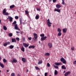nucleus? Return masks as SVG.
I'll return each mask as SVG.
<instances>
[{
    "mask_svg": "<svg viewBox=\"0 0 76 76\" xmlns=\"http://www.w3.org/2000/svg\"><path fill=\"white\" fill-rule=\"evenodd\" d=\"M47 23L48 26L49 27H50V26H51V25L52 24V23L50 22V19H48L47 20Z\"/></svg>",
    "mask_w": 76,
    "mask_h": 76,
    "instance_id": "obj_1",
    "label": "nucleus"
},
{
    "mask_svg": "<svg viewBox=\"0 0 76 76\" xmlns=\"http://www.w3.org/2000/svg\"><path fill=\"white\" fill-rule=\"evenodd\" d=\"M60 61L62 62L63 64H66V61L63 58H61Z\"/></svg>",
    "mask_w": 76,
    "mask_h": 76,
    "instance_id": "obj_2",
    "label": "nucleus"
},
{
    "mask_svg": "<svg viewBox=\"0 0 76 76\" xmlns=\"http://www.w3.org/2000/svg\"><path fill=\"white\" fill-rule=\"evenodd\" d=\"M15 26V29H16L17 30H19L20 31V29L18 27V24H15V25H14Z\"/></svg>",
    "mask_w": 76,
    "mask_h": 76,
    "instance_id": "obj_3",
    "label": "nucleus"
},
{
    "mask_svg": "<svg viewBox=\"0 0 76 76\" xmlns=\"http://www.w3.org/2000/svg\"><path fill=\"white\" fill-rule=\"evenodd\" d=\"M47 37L46 36L42 37L41 38V41H45L47 39Z\"/></svg>",
    "mask_w": 76,
    "mask_h": 76,
    "instance_id": "obj_4",
    "label": "nucleus"
},
{
    "mask_svg": "<svg viewBox=\"0 0 76 76\" xmlns=\"http://www.w3.org/2000/svg\"><path fill=\"white\" fill-rule=\"evenodd\" d=\"M48 45L50 48H52V47H53V46L52 45V43H48Z\"/></svg>",
    "mask_w": 76,
    "mask_h": 76,
    "instance_id": "obj_5",
    "label": "nucleus"
},
{
    "mask_svg": "<svg viewBox=\"0 0 76 76\" xmlns=\"http://www.w3.org/2000/svg\"><path fill=\"white\" fill-rule=\"evenodd\" d=\"M34 37L36 39H37V34L36 33L34 34H33Z\"/></svg>",
    "mask_w": 76,
    "mask_h": 76,
    "instance_id": "obj_6",
    "label": "nucleus"
},
{
    "mask_svg": "<svg viewBox=\"0 0 76 76\" xmlns=\"http://www.w3.org/2000/svg\"><path fill=\"white\" fill-rule=\"evenodd\" d=\"M70 71L67 72L65 73L64 75L65 76H67V75H69V74H70Z\"/></svg>",
    "mask_w": 76,
    "mask_h": 76,
    "instance_id": "obj_7",
    "label": "nucleus"
},
{
    "mask_svg": "<svg viewBox=\"0 0 76 76\" xmlns=\"http://www.w3.org/2000/svg\"><path fill=\"white\" fill-rule=\"evenodd\" d=\"M22 60L24 63H25L26 61V59L25 58H23L22 59Z\"/></svg>",
    "mask_w": 76,
    "mask_h": 76,
    "instance_id": "obj_8",
    "label": "nucleus"
},
{
    "mask_svg": "<svg viewBox=\"0 0 76 76\" xmlns=\"http://www.w3.org/2000/svg\"><path fill=\"white\" fill-rule=\"evenodd\" d=\"M11 62L12 63H16V62H17V60H16V59H13V61H11Z\"/></svg>",
    "mask_w": 76,
    "mask_h": 76,
    "instance_id": "obj_9",
    "label": "nucleus"
},
{
    "mask_svg": "<svg viewBox=\"0 0 76 76\" xmlns=\"http://www.w3.org/2000/svg\"><path fill=\"white\" fill-rule=\"evenodd\" d=\"M23 45L24 46V47H25L26 48H27L29 45H28L26 43H23Z\"/></svg>",
    "mask_w": 76,
    "mask_h": 76,
    "instance_id": "obj_10",
    "label": "nucleus"
},
{
    "mask_svg": "<svg viewBox=\"0 0 76 76\" xmlns=\"http://www.w3.org/2000/svg\"><path fill=\"white\" fill-rule=\"evenodd\" d=\"M67 31V29L66 28H64L62 29V31L64 32V33H66Z\"/></svg>",
    "mask_w": 76,
    "mask_h": 76,
    "instance_id": "obj_11",
    "label": "nucleus"
},
{
    "mask_svg": "<svg viewBox=\"0 0 76 76\" xmlns=\"http://www.w3.org/2000/svg\"><path fill=\"white\" fill-rule=\"evenodd\" d=\"M35 46L34 45H32V46L31 45L30 46L28 47L29 48H30V49H31V48H33V49L35 48Z\"/></svg>",
    "mask_w": 76,
    "mask_h": 76,
    "instance_id": "obj_12",
    "label": "nucleus"
},
{
    "mask_svg": "<svg viewBox=\"0 0 76 76\" xmlns=\"http://www.w3.org/2000/svg\"><path fill=\"white\" fill-rule=\"evenodd\" d=\"M8 18L9 19L10 22H12L13 20V18H12V17L9 16Z\"/></svg>",
    "mask_w": 76,
    "mask_h": 76,
    "instance_id": "obj_13",
    "label": "nucleus"
},
{
    "mask_svg": "<svg viewBox=\"0 0 76 76\" xmlns=\"http://www.w3.org/2000/svg\"><path fill=\"white\" fill-rule=\"evenodd\" d=\"M56 7L58 9H59V8H60V7H61V5L58 4H57L56 5Z\"/></svg>",
    "mask_w": 76,
    "mask_h": 76,
    "instance_id": "obj_14",
    "label": "nucleus"
},
{
    "mask_svg": "<svg viewBox=\"0 0 76 76\" xmlns=\"http://www.w3.org/2000/svg\"><path fill=\"white\" fill-rule=\"evenodd\" d=\"M54 10L55 11H56V12H57L59 13H60V10L59 9H54Z\"/></svg>",
    "mask_w": 76,
    "mask_h": 76,
    "instance_id": "obj_15",
    "label": "nucleus"
},
{
    "mask_svg": "<svg viewBox=\"0 0 76 76\" xmlns=\"http://www.w3.org/2000/svg\"><path fill=\"white\" fill-rule=\"evenodd\" d=\"M61 69H64V70H65L66 69V67H65L64 65H63L61 66Z\"/></svg>",
    "mask_w": 76,
    "mask_h": 76,
    "instance_id": "obj_16",
    "label": "nucleus"
},
{
    "mask_svg": "<svg viewBox=\"0 0 76 76\" xmlns=\"http://www.w3.org/2000/svg\"><path fill=\"white\" fill-rule=\"evenodd\" d=\"M12 42H16V39H12Z\"/></svg>",
    "mask_w": 76,
    "mask_h": 76,
    "instance_id": "obj_17",
    "label": "nucleus"
},
{
    "mask_svg": "<svg viewBox=\"0 0 76 76\" xmlns=\"http://www.w3.org/2000/svg\"><path fill=\"white\" fill-rule=\"evenodd\" d=\"M15 5H12L10 6V9H13V8H14V7H15Z\"/></svg>",
    "mask_w": 76,
    "mask_h": 76,
    "instance_id": "obj_18",
    "label": "nucleus"
},
{
    "mask_svg": "<svg viewBox=\"0 0 76 76\" xmlns=\"http://www.w3.org/2000/svg\"><path fill=\"white\" fill-rule=\"evenodd\" d=\"M58 74V72L57 70H55L54 71V75H57Z\"/></svg>",
    "mask_w": 76,
    "mask_h": 76,
    "instance_id": "obj_19",
    "label": "nucleus"
},
{
    "mask_svg": "<svg viewBox=\"0 0 76 76\" xmlns=\"http://www.w3.org/2000/svg\"><path fill=\"white\" fill-rule=\"evenodd\" d=\"M9 48L10 49H13V48H14V46L11 45L9 46Z\"/></svg>",
    "mask_w": 76,
    "mask_h": 76,
    "instance_id": "obj_20",
    "label": "nucleus"
},
{
    "mask_svg": "<svg viewBox=\"0 0 76 76\" xmlns=\"http://www.w3.org/2000/svg\"><path fill=\"white\" fill-rule=\"evenodd\" d=\"M55 64L56 65V66H60L61 65V63H56Z\"/></svg>",
    "mask_w": 76,
    "mask_h": 76,
    "instance_id": "obj_21",
    "label": "nucleus"
},
{
    "mask_svg": "<svg viewBox=\"0 0 76 76\" xmlns=\"http://www.w3.org/2000/svg\"><path fill=\"white\" fill-rule=\"evenodd\" d=\"M42 61L40 60L39 61V62L38 63V64H42Z\"/></svg>",
    "mask_w": 76,
    "mask_h": 76,
    "instance_id": "obj_22",
    "label": "nucleus"
},
{
    "mask_svg": "<svg viewBox=\"0 0 76 76\" xmlns=\"http://www.w3.org/2000/svg\"><path fill=\"white\" fill-rule=\"evenodd\" d=\"M6 9H4L3 10V11L2 12V13L4 14L6 12Z\"/></svg>",
    "mask_w": 76,
    "mask_h": 76,
    "instance_id": "obj_23",
    "label": "nucleus"
},
{
    "mask_svg": "<svg viewBox=\"0 0 76 76\" xmlns=\"http://www.w3.org/2000/svg\"><path fill=\"white\" fill-rule=\"evenodd\" d=\"M45 55V56H50V53H46Z\"/></svg>",
    "mask_w": 76,
    "mask_h": 76,
    "instance_id": "obj_24",
    "label": "nucleus"
},
{
    "mask_svg": "<svg viewBox=\"0 0 76 76\" xmlns=\"http://www.w3.org/2000/svg\"><path fill=\"white\" fill-rule=\"evenodd\" d=\"M57 31L58 32H61V30L60 28H58Z\"/></svg>",
    "mask_w": 76,
    "mask_h": 76,
    "instance_id": "obj_25",
    "label": "nucleus"
},
{
    "mask_svg": "<svg viewBox=\"0 0 76 76\" xmlns=\"http://www.w3.org/2000/svg\"><path fill=\"white\" fill-rule=\"evenodd\" d=\"M36 9L37 11H40L41 10V8L40 7H37Z\"/></svg>",
    "mask_w": 76,
    "mask_h": 76,
    "instance_id": "obj_26",
    "label": "nucleus"
},
{
    "mask_svg": "<svg viewBox=\"0 0 76 76\" xmlns=\"http://www.w3.org/2000/svg\"><path fill=\"white\" fill-rule=\"evenodd\" d=\"M21 50L23 52H24V51H25V48H24L23 47L21 48Z\"/></svg>",
    "mask_w": 76,
    "mask_h": 76,
    "instance_id": "obj_27",
    "label": "nucleus"
},
{
    "mask_svg": "<svg viewBox=\"0 0 76 76\" xmlns=\"http://www.w3.org/2000/svg\"><path fill=\"white\" fill-rule=\"evenodd\" d=\"M35 69H36V70H40V69L38 67V66H35Z\"/></svg>",
    "mask_w": 76,
    "mask_h": 76,
    "instance_id": "obj_28",
    "label": "nucleus"
},
{
    "mask_svg": "<svg viewBox=\"0 0 76 76\" xmlns=\"http://www.w3.org/2000/svg\"><path fill=\"white\" fill-rule=\"evenodd\" d=\"M44 36H45V34H42L40 35V37H44Z\"/></svg>",
    "mask_w": 76,
    "mask_h": 76,
    "instance_id": "obj_29",
    "label": "nucleus"
},
{
    "mask_svg": "<svg viewBox=\"0 0 76 76\" xmlns=\"http://www.w3.org/2000/svg\"><path fill=\"white\" fill-rule=\"evenodd\" d=\"M39 16L38 15H37L36 16V17H35V19H39Z\"/></svg>",
    "mask_w": 76,
    "mask_h": 76,
    "instance_id": "obj_30",
    "label": "nucleus"
},
{
    "mask_svg": "<svg viewBox=\"0 0 76 76\" xmlns=\"http://www.w3.org/2000/svg\"><path fill=\"white\" fill-rule=\"evenodd\" d=\"M13 35V34L12 33H10L9 34V36L10 37H12Z\"/></svg>",
    "mask_w": 76,
    "mask_h": 76,
    "instance_id": "obj_31",
    "label": "nucleus"
},
{
    "mask_svg": "<svg viewBox=\"0 0 76 76\" xmlns=\"http://www.w3.org/2000/svg\"><path fill=\"white\" fill-rule=\"evenodd\" d=\"M0 65L1 66V67L2 68H4V65L2 64H1V62H0Z\"/></svg>",
    "mask_w": 76,
    "mask_h": 76,
    "instance_id": "obj_32",
    "label": "nucleus"
},
{
    "mask_svg": "<svg viewBox=\"0 0 76 76\" xmlns=\"http://www.w3.org/2000/svg\"><path fill=\"white\" fill-rule=\"evenodd\" d=\"M3 28L4 30H5V31H6L7 30V27H6L5 26H3Z\"/></svg>",
    "mask_w": 76,
    "mask_h": 76,
    "instance_id": "obj_33",
    "label": "nucleus"
},
{
    "mask_svg": "<svg viewBox=\"0 0 76 76\" xmlns=\"http://www.w3.org/2000/svg\"><path fill=\"white\" fill-rule=\"evenodd\" d=\"M3 61L4 62V63H6V62H7V60L4 58L3 59Z\"/></svg>",
    "mask_w": 76,
    "mask_h": 76,
    "instance_id": "obj_34",
    "label": "nucleus"
},
{
    "mask_svg": "<svg viewBox=\"0 0 76 76\" xmlns=\"http://www.w3.org/2000/svg\"><path fill=\"white\" fill-rule=\"evenodd\" d=\"M12 24L13 25H16V21H15L12 23Z\"/></svg>",
    "mask_w": 76,
    "mask_h": 76,
    "instance_id": "obj_35",
    "label": "nucleus"
},
{
    "mask_svg": "<svg viewBox=\"0 0 76 76\" xmlns=\"http://www.w3.org/2000/svg\"><path fill=\"white\" fill-rule=\"evenodd\" d=\"M5 15H6L7 16H8L9 15V13L8 12H6L4 13Z\"/></svg>",
    "mask_w": 76,
    "mask_h": 76,
    "instance_id": "obj_36",
    "label": "nucleus"
},
{
    "mask_svg": "<svg viewBox=\"0 0 76 76\" xmlns=\"http://www.w3.org/2000/svg\"><path fill=\"white\" fill-rule=\"evenodd\" d=\"M62 4H63V5H64V0H62Z\"/></svg>",
    "mask_w": 76,
    "mask_h": 76,
    "instance_id": "obj_37",
    "label": "nucleus"
},
{
    "mask_svg": "<svg viewBox=\"0 0 76 76\" xmlns=\"http://www.w3.org/2000/svg\"><path fill=\"white\" fill-rule=\"evenodd\" d=\"M11 76H15V74L14 73H12L11 74Z\"/></svg>",
    "mask_w": 76,
    "mask_h": 76,
    "instance_id": "obj_38",
    "label": "nucleus"
},
{
    "mask_svg": "<svg viewBox=\"0 0 76 76\" xmlns=\"http://www.w3.org/2000/svg\"><path fill=\"white\" fill-rule=\"evenodd\" d=\"M61 33L59 32L58 34V36H61Z\"/></svg>",
    "mask_w": 76,
    "mask_h": 76,
    "instance_id": "obj_39",
    "label": "nucleus"
},
{
    "mask_svg": "<svg viewBox=\"0 0 76 76\" xmlns=\"http://www.w3.org/2000/svg\"><path fill=\"white\" fill-rule=\"evenodd\" d=\"M16 39L18 41V42H19V38L18 37H16Z\"/></svg>",
    "mask_w": 76,
    "mask_h": 76,
    "instance_id": "obj_40",
    "label": "nucleus"
},
{
    "mask_svg": "<svg viewBox=\"0 0 76 76\" xmlns=\"http://www.w3.org/2000/svg\"><path fill=\"white\" fill-rule=\"evenodd\" d=\"M3 45L4 46V47H6V46H7V44L6 43H4V44Z\"/></svg>",
    "mask_w": 76,
    "mask_h": 76,
    "instance_id": "obj_41",
    "label": "nucleus"
},
{
    "mask_svg": "<svg viewBox=\"0 0 76 76\" xmlns=\"http://www.w3.org/2000/svg\"><path fill=\"white\" fill-rule=\"evenodd\" d=\"M15 19H19V17L18 16H16L15 17Z\"/></svg>",
    "mask_w": 76,
    "mask_h": 76,
    "instance_id": "obj_42",
    "label": "nucleus"
},
{
    "mask_svg": "<svg viewBox=\"0 0 76 76\" xmlns=\"http://www.w3.org/2000/svg\"><path fill=\"white\" fill-rule=\"evenodd\" d=\"M6 43L7 44V45H9L10 44V42H6Z\"/></svg>",
    "mask_w": 76,
    "mask_h": 76,
    "instance_id": "obj_43",
    "label": "nucleus"
},
{
    "mask_svg": "<svg viewBox=\"0 0 76 76\" xmlns=\"http://www.w3.org/2000/svg\"><path fill=\"white\" fill-rule=\"evenodd\" d=\"M25 12L26 13V14L29 13V12L27 10H25Z\"/></svg>",
    "mask_w": 76,
    "mask_h": 76,
    "instance_id": "obj_44",
    "label": "nucleus"
},
{
    "mask_svg": "<svg viewBox=\"0 0 76 76\" xmlns=\"http://www.w3.org/2000/svg\"><path fill=\"white\" fill-rule=\"evenodd\" d=\"M54 67L55 68V69H58V67L57 66H54Z\"/></svg>",
    "mask_w": 76,
    "mask_h": 76,
    "instance_id": "obj_45",
    "label": "nucleus"
},
{
    "mask_svg": "<svg viewBox=\"0 0 76 76\" xmlns=\"http://www.w3.org/2000/svg\"><path fill=\"white\" fill-rule=\"evenodd\" d=\"M47 66L48 67H50V64L49 63H48L47 64Z\"/></svg>",
    "mask_w": 76,
    "mask_h": 76,
    "instance_id": "obj_46",
    "label": "nucleus"
},
{
    "mask_svg": "<svg viewBox=\"0 0 76 76\" xmlns=\"http://www.w3.org/2000/svg\"><path fill=\"white\" fill-rule=\"evenodd\" d=\"M28 40H30V41H31V39H32V37H28Z\"/></svg>",
    "mask_w": 76,
    "mask_h": 76,
    "instance_id": "obj_47",
    "label": "nucleus"
},
{
    "mask_svg": "<svg viewBox=\"0 0 76 76\" xmlns=\"http://www.w3.org/2000/svg\"><path fill=\"white\" fill-rule=\"evenodd\" d=\"M23 42H25V37H23Z\"/></svg>",
    "mask_w": 76,
    "mask_h": 76,
    "instance_id": "obj_48",
    "label": "nucleus"
},
{
    "mask_svg": "<svg viewBox=\"0 0 76 76\" xmlns=\"http://www.w3.org/2000/svg\"><path fill=\"white\" fill-rule=\"evenodd\" d=\"M20 24H22V19H20Z\"/></svg>",
    "mask_w": 76,
    "mask_h": 76,
    "instance_id": "obj_49",
    "label": "nucleus"
},
{
    "mask_svg": "<svg viewBox=\"0 0 76 76\" xmlns=\"http://www.w3.org/2000/svg\"><path fill=\"white\" fill-rule=\"evenodd\" d=\"M48 73L47 72H46L45 73V76H47Z\"/></svg>",
    "mask_w": 76,
    "mask_h": 76,
    "instance_id": "obj_50",
    "label": "nucleus"
},
{
    "mask_svg": "<svg viewBox=\"0 0 76 76\" xmlns=\"http://www.w3.org/2000/svg\"><path fill=\"white\" fill-rule=\"evenodd\" d=\"M71 50H74V47H73L72 48H71Z\"/></svg>",
    "mask_w": 76,
    "mask_h": 76,
    "instance_id": "obj_51",
    "label": "nucleus"
},
{
    "mask_svg": "<svg viewBox=\"0 0 76 76\" xmlns=\"http://www.w3.org/2000/svg\"><path fill=\"white\" fill-rule=\"evenodd\" d=\"M73 64H76V61H74Z\"/></svg>",
    "mask_w": 76,
    "mask_h": 76,
    "instance_id": "obj_52",
    "label": "nucleus"
},
{
    "mask_svg": "<svg viewBox=\"0 0 76 76\" xmlns=\"http://www.w3.org/2000/svg\"><path fill=\"white\" fill-rule=\"evenodd\" d=\"M57 1V0H53V2H56Z\"/></svg>",
    "mask_w": 76,
    "mask_h": 76,
    "instance_id": "obj_53",
    "label": "nucleus"
},
{
    "mask_svg": "<svg viewBox=\"0 0 76 76\" xmlns=\"http://www.w3.org/2000/svg\"><path fill=\"white\" fill-rule=\"evenodd\" d=\"M16 32L17 34H19V31H16Z\"/></svg>",
    "mask_w": 76,
    "mask_h": 76,
    "instance_id": "obj_54",
    "label": "nucleus"
},
{
    "mask_svg": "<svg viewBox=\"0 0 76 76\" xmlns=\"http://www.w3.org/2000/svg\"><path fill=\"white\" fill-rule=\"evenodd\" d=\"M0 24H1V19H0Z\"/></svg>",
    "mask_w": 76,
    "mask_h": 76,
    "instance_id": "obj_55",
    "label": "nucleus"
},
{
    "mask_svg": "<svg viewBox=\"0 0 76 76\" xmlns=\"http://www.w3.org/2000/svg\"><path fill=\"white\" fill-rule=\"evenodd\" d=\"M27 15V16H29V13L28 14H26Z\"/></svg>",
    "mask_w": 76,
    "mask_h": 76,
    "instance_id": "obj_56",
    "label": "nucleus"
},
{
    "mask_svg": "<svg viewBox=\"0 0 76 76\" xmlns=\"http://www.w3.org/2000/svg\"><path fill=\"white\" fill-rule=\"evenodd\" d=\"M52 1V0H49V2H50V1Z\"/></svg>",
    "mask_w": 76,
    "mask_h": 76,
    "instance_id": "obj_57",
    "label": "nucleus"
},
{
    "mask_svg": "<svg viewBox=\"0 0 76 76\" xmlns=\"http://www.w3.org/2000/svg\"><path fill=\"white\" fill-rule=\"evenodd\" d=\"M19 74H18V75H17V76H19Z\"/></svg>",
    "mask_w": 76,
    "mask_h": 76,
    "instance_id": "obj_58",
    "label": "nucleus"
},
{
    "mask_svg": "<svg viewBox=\"0 0 76 76\" xmlns=\"http://www.w3.org/2000/svg\"><path fill=\"white\" fill-rule=\"evenodd\" d=\"M28 72V69H27L26 70V72Z\"/></svg>",
    "mask_w": 76,
    "mask_h": 76,
    "instance_id": "obj_59",
    "label": "nucleus"
},
{
    "mask_svg": "<svg viewBox=\"0 0 76 76\" xmlns=\"http://www.w3.org/2000/svg\"><path fill=\"white\" fill-rule=\"evenodd\" d=\"M1 57H0V60H1Z\"/></svg>",
    "mask_w": 76,
    "mask_h": 76,
    "instance_id": "obj_60",
    "label": "nucleus"
},
{
    "mask_svg": "<svg viewBox=\"0 0 76 76\" xmlns=\"http://www.w3.org/2000/svg\"><path fill=\"white\" fill-rule=\"evenodd\" d=\"M7 72H9V70H7Z\"/></svg>",
    "mask_w": 76,
    "mask_h": 76,
    "instance_id": "obj_61",
    "label": "nucleus"
},
{
    "mask_svg": "<svg viewBox=\"0 0 76 76\" xmlns=\"http://www.w3.org/2000/svg\"><path fill=\"white\" fill-rule=\"evenodd\" d=\"M65 72H66V71H64V73H65Z\"/></svg>",
    "mask_w": 76,
    "mask_h": 76,
    "instance_id": "obj_62",
    "label": "nucleus"
},
{
    "mask_svg": "<svg viewBox=\"0 0 76 76\" xmlns=\"http://www.w3.org/2000/svg\"><path fill=\"white\" fill-rule=\"evenodd\" d=\"M39 44H40V41H39Z\"/></svg>",
    "mask_w": 76,
    "mask_h": 76,
    "instance_id": "obj_63",
    "label": "nucleus"
},
{
    "mask_svg": "<svg viewBox=\"0 0 76 76\" xmlns=\"http://www.w3.org/2000/svg\"><path fill=\"white\" fill-rule=\"evenodd\" d=\"M37 76H40V75H37Z\"/></svg>",
    "mask_w": 76,
    "mask_h": 76,
    "instance_id": "obj_64",
    "label": "nucleus"
}]
</instances>
